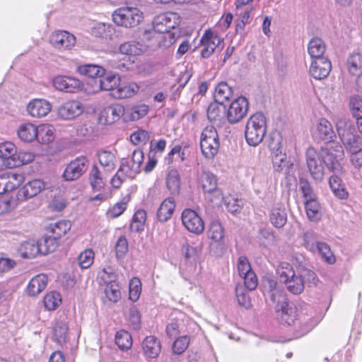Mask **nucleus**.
Listing matches in <instances>:
<instances>
[{"instance_id": "e2e57ef3", "label": "nucleus", "mask_w": 362, "mask_h": 362, "mask_svg": "<svg viewBox=\"0 0 362 362\" xmlns=\"http://www.w3.org/2000/svg\"><path fill=\"white\" fill-rule=\"evenodd\" d=\"M61 296L57 292H50L44 298L45 307L49 310H55L61 303Z\"/></svg>"}, {"instance_id": "3c124183", "label": "nucleus", "mask_w": 362, "mask_h": 362, "mask_svg": "<svg viewBox=\"0 0 362 362\" xmlns=\"http://www.w3.org/2000/svg\"><path fill=\"white\" fill-rule=\"evenodd\" d=\"M19 200L8 195L0 196V214H4L14 209L19 204Z\"/></svg>"}, {"instance_id": "9d476101", "label": "nucleus", "mask_w": 362, "mask_h": 362, "mask_svg": "<svg viewBox=\"0 0 362 362\" xmlns=\"http://www.w3.org/2000/svg\"><path fill=\"white\" fill-rule=\"evenodd\" d=\"M89 161L86 156H78L72 160L65 168L62 177L66 181H74L87 170Z\"/></svg>"}, {"instance_id": "4be33fe9", "label": "nucleus", "mask_w": 362, "mask_h": 362, "mask_svg": "<svg viewBox=\"0 0 362 362\" xmlns=\"http://www.w3.org/2000/svg\"><path fill=\"white\" fill-rule=\"evenodd\" d=\"M332 69L330 61L327 57H320L313 59L310 66V73L315 79H322L326 78Z\"/></svg>"}, {"instance_id": "393cba45", "label": "nucleus", "mask_w": 362, "mask_h": 362, "mask_svg": "<svg viewBox=\"0 0 362 362\" xmlns=\"http://www.w3.org/2000/svg\"><path fill=\"white\" fill-rule=\"evenodd\" d=\"M175 209V202L174 198L168 197L165 199L157 210V219L163 223L168 221L172 217Z\"/></svg>"}, {"instance_id": "2eb2a0df", "label": "nucleus", "mask_w": 362, "mask_h": 362, "mask_svg": "<svg viewBox=\"0 0 362 362\" xmlns=\"http://www.w3.org/2000/svg\"><path fill=\"white\" fill-rule=\"evenodd\" d=\"M53 86L59 90L66 93H76L82 89V82L71 76H57L52 79Z\"/></svg>"}, {"instance_id": "dca6fc26", "label": "nucleus", "mask_w": 362, "mask_h": 362, "mask_svg": "<svg viewBox=\"0 0 362 362\" xmlns=\"http://www.w3.org/2000/svg\"><path fill=\"white\" fill-rule=\"evenodd\" d=\"M179 23L178 16L175 13H165L156 16L153 21V28L158 32H170Z\"/></svg>"}, {"instance_id": "a211bd4d", "label": "nucleus", "mask_w": 362, "mask_h": 362, "mask_svg": "<svg viewBox=\"0 0 362 362\" xmlns=\"http://www.w3.org/2000/svg\"><path fill=\"white\" fill-rule=\"evenodd\" d=\"M312 134L313 138L318 141H329L335 136L332 124L325 118L317 120L313 127Z\"/></svg>"}, {"instance_id": "f3484780", "label": "nucleus", "mask_w": 362, "mask_h": 362, "mask_svg": "<svg viewBox=\"0 0 362 362\" xmlns=\"http://www.w3.org/2000/svg\"><path fill=\"white\" fill-rule=\"evenodd\" d=\"M49 42L59 50L71 49L76 44V37L67 31L57 30L52 33Z\"/></svg>"}, {"instance_id": "6e6552de", "label": "nucleus", "mask_w": 362, "mask_h": 362, "mask_svg": "<svg viewBox=\"0 0 362 362\" xmlns=\"http://www.w3.org/2000/svg\"><path fill=\"white\" fill-rule=\"evenodd\" d=\"M200 147L206 158H212L218 153L219 139L216 129L213 126H207L202 131Z\"/></svg>"}, {"instance_id": "4c0bfd02", "label": "nucleus", "mask_w": 362, "mask_h": 362, "mask_svg": "<svg viewBox=\"0 0 362 362\" xmlns=\"http://www.w3.org/2000/svg\"><path fill=\"white\" fill-rule=\"evenodd\" d=\"M119 52L126 55H140L146 52V47L140 42H127L119 47Z\"/></svg>"}, {"instance_id": "cd10ccee", "label": "nucleus", "mask_w": 362, "mask_h": 362, "mask_svg": "<svg viewBox=\"0 0 362 362\" xmlns=\"http://www.w3.org/2000/svg\"><path fill=\"white\" fill-rule=\"evenodd\" d=\"M141 42L143 47H146V52L156 50L158 46V32L153 29L144 30L141 37Z\"/></svg>"}, {"instance_id": "ea45409f", "label": "nucleus", "mask_w": 362, "mask_h": 362, "mask_svg": "<svg viewBox=\"0 0 362 362\" xmlns=\"http://www.w3.org/2000/svg\"><path fill=\"white\" fill-rule=\"evenodd\" d=\"M271 179L264 173H257L252 178V185L255 192L259 194L266 192L269 187Z\"/></svg>"}, {"instance_id": "7ed1b4c3", "label": "nucleus", "mask_w": 362, "mask_h": 362, "mask_svg": "<svg viewBox=\"0 0 362 362\" xmlns=\"http://www.w3.org/2000/svg\"><path fill=\"white\" fill-rule=\"evenodd\" d=\"M336 128L347 152H356L362 148V139L356 133L354 124L349 118L339 117L336 121Z\"/></svg>"}, {"instance_id": "0eeeda50", "label": "nucleus", "mask_w": 362, "mask_h": 362, "mask_svg": "<svg viewBox=\"0 0 362 362\" xmlns=\"http://www.w3.org/2000/svg\"><path fill=\"white\" fill-rule=\"evenodd\" d=\"M305 163L311 177L316 182H321L325 177V164L318 151L313 147H309L305 152Z\"/></svg>"}, {"instance_id": "7c9ffc66", "label": "nucleus", "mask_w": 362, "mask_h": 362, "mask_svg": "<svg viewBox=\"0 0 362 362\" xmlns=\"http://www.w3.org/2000/svg\"><path fill=\"white\" fill-rule=\"evenodd\" d=\"M305 209L307 217L311 221H318L322 217L321 206L316 198L306 199Z\"/></svg>"}, {"instance_id": "c756f323", "label": "nucleus", "mask_w": 362, "mask_h": 362, "mask_svg": "<svg viewBox=\"0 0 362 362\" xmlns=\"http://www.w3.org/2000/svg\"><path fill=\"white\" fill-rule=\"evenodd\" d=\"M346 68L351 76H361L362 54L359 52L351 54L346 60Z\"/></svg>"}, {"instance_id": "20e7f679", "label": "nucleus", "mask_w": 362, "mask_h": 362, "mask_svg": "<svg viewBox=\"0 0 362 362\" xmlns=\"http://www.w3.org/2000/svg\"><path fill=\"white\" fill-rule=\"evenodd\" d=\"M324 163L332 173L341 174L343 167L341 161L344 156L342 146L339 142L329 141L322 146L318 151Z\"/></svg>"}, {"instance_id": "f257e3e1", "label": "nucleus", "mask_w": 362, "mask_h": 362, "mask_svg": "<svg viewBox=\"0 0 362 362\" xmlns=\"http://www.w3.org/2000/svg\"><path fill=\"white\" fill-rule=\"evenodd\" d=\"M263 284L270 300L276 303L275 309L281 323L293 325L296 338L305 335L313 329L315 326L314 320L303 313L297 315L296 309L288 305L281 286L274 279L265 278Z\"/></svg>"}, {"instance_id": "bb28decb", "label": "nucleus", "mask_w": 362, "mask_h": 362, "mask_svg": "<svg viewBox=\"0 0 362 362\" xmlns=\"http://www.w3.org/2000/svg\"><path fill=\"white\" fill-rule=\"evenodd\" d=\"M47 277L43 274L36 275L29 281L27 286L28 294L30 296H36L47 286Z\"/></svg>"}, {"instance_id": "6ab92c4d", "label": "nucleus", "mask_w": 362, "mask_h": 362, "mask_svg": "<svg viewBox=\"0 0 362 362\" xmlns=\"http://www.w3.org/2000/svg\"><path fill=\"white\" fill-rule=\"evenodd\" d=\"M83 111L82 103L78 100H72L66 101L59 105L57 115L63 119L69 120L81 115Z\"/></svg>"}, {"instance_id": "b1692460", "label": "nucleus", "mask_w": 362, "mask_h": 362, "mask_svg": "<svg viewBox=\"0 0 362 362\" xmlns=\"http://www.w3.org/2000/svg\"><path fill=\"white\" fill-rule=\"evenodd\" d=\"M142 348L146 356L156 358L161 351L160 341L154 336H148L143 341Z\"/></svg>"}, {"instance_id": "052dcab7", "label": "nucleus", "mask_w": 362, "mask_h": 362, "mask_svg": "<svg viewBox=\"0 0 362 362\" xmlns=\"http://www.w3.org/2000/svg\"><path fill=\"white\" fill-rule=\"evenodd\" d=\"M40 245L39 242L28 241L25 243L22 246L23 250V256L25 258L35 257L39 253H41Z\"/></svg>"}, {"instance_id": "bf43d9fd", "label": "nucleus", "mask_w": 362, "mask_h": 362, "mask_svg": "<svg viewBox=\"0 0 362 362\" xmlns=\"http://www.w3.org/2000/svg\"><path fill=\"white\" fill-rule=\"evenodd\" d=\"M95 254L91 249L81 252L78 257V265L82 269L89 268L93 263Z\"/></svg>"}, {"instance_id": "79ce46f5", "label": "nucleus", "mask_w": 362, "mask_h": 362, "mask_svg": "<svg viewBox=\"0 0 362 362\" xmlns=\"http://www.w3.org/2000/svg\"><path fill=\"white\" fill-rule=\"evenodd\" d=\"M200 182L204 192L211 194L217 187L216 176L210 172L202 171L200 177Z\"/></svg>"}, {"instance_id": "f03ea898", "label": "nucleus", "mask_w": 362, "mask_h": 362, "mask_svg": "<svg viewBox=\"0 0 362 362\" xmlns=\"http://www.w3.org/2000/svg\"><path fill=\"white\" fill-rule=\"evenodd\" d=\"M277 274L279 281L294 295L300 294L304 291L305 283L316 284L317 281V275L314 272L303 269L296 273L292 265L288 262H281L279 264Z\"/></svg>"}, {"instance_id": "c85d7f7f", "label": "nucleus", "mask_w": 362, "mask_h": 362, "mask_svg": "<svg viewBox=\"0 0 362 362\" xmlns=\"http://www.w3.org/2000/svg\"><path fill=\"white\" fill-rule=\"evenodd\" d=\"M269 218L272 225L276 228L283 227L287 221V214L285 208L280 204L274 206Z\"/></svg>"}, {"instance_id": "423d86ee", "label": "nucleus", "mask_w": 362, "mask_h": 362, "mask_svg": "<svg viewBox=\"0 0 362 362\" xmlns=\"http://www.w3.org/2000/svg\"><path fill=\"white\" fill-rule=\"evenodd\" d=\"M112 18L116 25L126 28H133L143 21L144 16L137 7L122 6L112 13Z\"/></svg>"}, {"instance_id": "473e14b6", "label": "nucleus", "mask_w": 362, "mask_h": 362, "mask_svg": "<svg viewBox=\"0 0 362 362\" xmlns=\"http://www.w3.org/2000/svg\"><path fill=\"white\" fill-rule=\"evenodd\" d=\"M77 71L81 74L88 77V78H97L103 77L105 74V70L98 65L88 64L78 66Z\"/></svg>"}, {"instance_id": "864d4df0", "label": "nucleus", "mask_w": 362, "mask_h": 362, "mask_svg": "<svg viewBox=\"0 0 362 362\" xmlns=\"http://www.w3.org/2000/svg\"><path fill=\"white\" fill-rule=\"evenodd\" d=\"M146 219V214L144 210L136 211L134 214L132 221L130 225L131 230L135 232L143 230Z\"/></svg>"}, {"instance_id": "aec40b11", "label": "nucleus", "mask_w": 362, "mask_h": 362, "mask_svg": "<svg viewBox=\"0 0 362 362\" xmlns=\"http://www.w3.org/2000/svg\"><path fill=\"white\" fill-rule=\"evenodd\" d=\"M52 107V105L48 100L35 98L28 103L26 110L32 117L41 118L47 116L51 112Z\"/></svg>"}, {"instance_id": "a878e982", "label": "nucleus", "mask_w": 362, "mask_h": 362, "mask_svg": "<svg viewBox=\"0 0 362 362\" xmlns=\"http://www.w3.org/2000/svg\"><path fill=\"white\" fill-rule=\"evenodd\" d=\"M149 107L145 104H139L125 108L124 120L125 122L136 121L144 117L148 112Z\"/></svg>"}, {"instance_id": "9b49d317", "label": "nucleus", "mask_w": 362, "mask_h": 362, "mask_svg": "<svg viewBox=\"0 0 362 362\" xmlns=\"http://www.w3.org/2000/svg\"><path fill=\"white\" fill-rule=\"evenodd\" d=\"M249 103L245 97H238L229 105L226 117L230 124H235L242 120L247 115Z\"/></svg>"}, {"instance_id": "5701e85b", "label": "nucleus", "mask_w": 362, "mask_h": 362, "mask_svg": "<svg viewBox=\"0 0 362 362\" xmlns=\"http://www.w3.org/2000/svg\"><path fill=\"white\" fill-rule=\"evenodd\" d=\"M139 90V86L137 83H119L117 88L112 92V95L117 99H123L131 98L136 94Z\"/></svg>"}, {"instance_id": "a19ab883", "label": "nucleus", "mask_w": 362, "mask_h": 362, "mask_svg": "<svg viewBox=\"0 0 362 362\" xmlns=\"http://www.w3.org/2000/svg\"><path fill=\"white\" fill-rule=\"evenodd\" d=\"M53 340L59 345L64 344L68 338V327L65 322H57L53 329Z\"/></svg>"}, {"instance_id": "37998d69", "label": "nucleus", "mask_w": 362, "mask_h": 362, "mask_svg": "<svg viewBox=\"0 0 362 362\" xmlns=\"http://www.w3.org/2000/svg\"><path fill=\"white\" fill-rule=\"evenodd\" d=\"M4 185V192H11L21 185L23 182V176L17 173H8L6 176H2Z\"/></svg>"}, {"instance_id": "338daca9", "label": "nucleus", "mask_w": 362, "mask_h": 362, "mask_svg": "<svg viewBox=\"0 0 362 362\" xmlns=\"http://www.w3.org/2000/svg\"><path fill=\"white\" fill-rule=\"evenodd\" d=\"M236 298L238 304L245 308H249L251 305L250 298L245 288L240 285H238L235 288Z\"/></svg>"}, {"instance_id": "1a4fd4ad", "label": "nucleus", "mask_w": 362, "mask_h": 362, "mask_svg": "<svg viewBox=\"0 0 362 362\" xmlns=\"http://www.w3.org/2000/svg\"><path fill=\"white\" fill-rule=\"evenodd\" d=\"M223 39L210 29L205 30L200 40L201 56L204 59L210 57L216 49L222 46Z\"/></svg>"}, {"instance_id": "f8f14e48", "label": "nucleus", "mask_w": 362, "mask_h": 362, "mask_svg": "<svg viewBox=\"0 0 362 362\" xmlns=\"http://www.w3.org/2000/svg\"><path fill=\"white\" fill-rule=\"evenodd\" d=\"M182 223L185 228L194 234H201L204 230L202 218L194 210L186 209L181 216Z\"/></svg>"}, {"instance_id": "0e129e2a", "label": "nucleus", "mask_w": 362, "mask_h": 362, "mask_svg": "<svg viewBox=\"0 0 362 362\" xmlns=\"http://www.w3.org/2000/svg\"><path fill=\"white\" fill-rule=\"evenodd\" d=\"M105 293L108 300L112 303L117 302L121 297L119 284L116 282L106 285Z\"/></svg>"}, {"instance_id": "69168bd1", "label": "nucleus", "mask_w": 362, "mask_h": 362, "mask_svg": "<svg viewBox=\"0 0 362 362\" xmlns=\"http://www.w3.org/2000/svg\"><path fill=\"white\" fill-rule=\"evenodd\" d=\"M176 41L175 36L170 32H158V48L167 49Z\"/></svg>"}, {"instance_id": "09e8293b", "label": "nucleus", "mask_w": 362, "mask_h": 362, "mask_svg": "<svg viewBox=\"0 0 362 362\" xmlns=\"http://www.w3.org/2000/svg\"><path fill=\"white\" fill-rule=\"evenodd\" d=\"M115 343L122 350H127L132 345L130 334L125 330H119L115 334Z\"/></svg>"}, {"instance_id": "8fccbe9b", "label": "nucleus", "mask_w": 362, "mask_h": 362, "mask_svg": "<svg viewBox=\"0 0 362 362\" xmlns=\"http://www.w3.org/2000/svg\"><path fill=\"white\" fill-rule=\"evenodd\" d=\"M97 279L100 284H103L107 285L112 283H116L117 275L112 267H107L103 268L98 272Z\"/></svg>"}, {"instance_id": "ddd939ff", "label": "nucleus", "mask_w": 362, "mask_h": 362, "mask_svg": "<svg viewBox=\"0 0 362 362\" xmlns=\"http://www.w3.org/2000/svg\"><path fill=\"white\" fill-rule=\"evenodd\" d=\"M46 183L41 179H33L18 189L16 197L19 202L26 201L39 194L45 189Z\"/></svg>"}, {"instance_id": "6e6d98bb", "label": "nucleus", "mask_w": 362, "mask_h": 362, "mask_svg": "<svg viewBox=\"0 0 362 362\" xmlns=\"http://www.w3.org/2000/svg\"><path fill=\"white\" fill-rule=\"evenodd\" d=\"M57 240L58 239L55 238L53 235L52 237H45L43 239L39 240V245H40V247H42L41 253L45 255L54 252L58 246Z\"/></svg>"}, {"instance_id": "774afa93", "label": "nucleus", "mask_w": 362, "mask_h": 362, "mask_svg": "<svg viewBox=\"0 0 362 362\" xmlns=\"http://www.w3.org/2000/svg\"><path fill=\"white\" fill-rule=\"evenodd\" d=\"M221 104V103L216 101L209 105L207 109V117L210 121L216 122L221 119L223 113Z\"/></svg>"}, {"instance_id": "f704fd0d", "label": "nucleus", "mask_w": 362, "mask_h": 362, "mask_svg": "<svg viewBox=\"0 0 362 362\" xmlns=\"http://www.w3.org/2000/svg\"><path fill=\"white\" fill-rule=\"evenodd\" d=\"M37 137L36 139L42 144H49L55 138L54 127L49 124H42L37 127Z\"/></svg>"}, {"instance_id": "72a5a7b5", "label": "nucleus", "mask_w": 362, "mask_h": 362, "mask_svg": "<svg viewBox=\"0 0 362 362\" xmlns=\"http://www.w3.org/2000/svg\"><path fill=\"white\" fill-rule=\"evenodd\" d=\"M18 136L21 140L31 142L37 137V127L32 123H24L18 129Z\"/></svg>"}, {"instance_id": "a18cd8bd", "label": "nucleus", "mask_w": 362, "mask_h": 362, "mask_svg": "<svg viewBox=\"0 0 362 362\" xmlns=\"http://www.w3.org/2000/svg\"><path fill=\"white\" fill-rule=\"evenodd\" d=\"M17 148L15 144L11 141L0 143V157L5 161L8 159L16 160Z\"/></svg>"}, {"instance_id": "13d9d810", "label": "nucleus", "mask_w": 362, "mask_h": 362, "mask_svg": "<svg viewBox=\"0 0 362 362\" xmlns=\"http://www.w3.org/2000/svg\"><path fill=\"white\" fill-rule=\"evenodd\" d=\"M112 27L110 24L97 23L92 29V35L97 37L107 38L112 34Z\"/></svg>"}, {"instance_id": "2f4dec72", "label": "nucleus", "mask_w": 362, "mask_h": 362, "mask_svg": "<svg viewBox=\"0 0 362 362\" xmlns=\"http://www.w3.org/2000/svg\"><path fill=\"white\" fill-rule=\"evenodd\" d=\"M71 223L67 220H61L53 223H50L47 227V230L55 237L59 239L64 236L71 229Z\"/></svg>"}, {"instance_id": "de8ad7c7", "label": "nucleus", "mask_w": 362, "mask_h": 362, "mask_svg": "<svg viewBox=\"0 0 362 362\" xmlns=\"http://www.w3.org/2000/svg\"><path fill=\"white\" fill-rule=\"evenodd\" d=\"M166 185L172 194L179 192L180 186V175L177 170H170L166 177Z\"/></svg>"}, {"instance_id": "603ef678", "label": "nucleus", "mask_w": 362, "mask_h": 362, "mask_svg": "<svg viewBox=\"0 0 362 362\" xmlns=\"http://www.w3.org/2000/svg\"><path fill=\"white\" fill-rule=\"evenodd\" d=\"M120 82V77L118 74H108L103 78L101 77L103 90H114L117 88Z\"/></svg>"}, {"instance_id": "49530a36", "label": "nucleus", "mask_w": 362, "mask_h": 362, "mask_svg": "<svg viewBox=\"0 0 362 362\" xmlns=\"http://www.w3.org/2000/svg\"><path fill=\"white\" fill-rule=\"evenodd\" d=\"M90 184L93 190H100L105 186V181L97 166L92 167L89 174Z\"/></svg>"}, {"instance_id": "4d7b16f0", "label": "nucleus", "mask_w": 362, "mask_h": 362, "mask_svg": "<svg viewBox=\"0 0 362 362\" xmlns=\"http://www.w3.org/2000/svg\"><path fill=\"white\" fill-rule=\"evenodd\" d=\"M349 109L352 116L357 120L362 118V98L353 95L349 99Z\"/></svg>"}, {"instance_id": "4468645a", "label": "nucleus", "mask_w": 362, "mask_h": 362, "mask_svg": "<svg viewBox=\"0 0 362 362\" xmlns=\"http://www.w3.org/2000/svg\"><path fill=\"white\" fill-rule=\"evenodd\" d=\"M138 174L129 158H124L121 160L117 172L111 179V185L115 188H119L125 179H134Z\"/></svg>"}, {"instance_id": "5fc2aeb1", "label": "nucleus", "mask_w": 362, "mask_h": 362, "mask_svg": "<svg viewBox=\"0 0 362 362\" xmlns=\"http://www.w3.org/2000/svg\"><path fill=\"white\" fill-rule=\"evenodd\" d=\"M317 252L322 258L329 264L335 262V257L332 253L330 247L324 242L317 243L315 252Z\"/></svg>"}, {"instance_id": "39448f33", "label": "nucleus", "mask_w": 362, "mask_h": 362, "mask_svg": "<svg viewBox=\"0 0 362 362\" xmlns=\"http://www.w3.org/2000/svg\"><path fill=\"white\" fill-rule=\"evenodd\" d=\"M267 132V119L262 112L252 115L247 122L245 137L247 143L252 146L259 145Z\"/></svg>"}, {"instance_id": "680f3d73", "label": "nucleus", "mask_w": 362, "mask_h": 362, "mask_svg": "<svg viewBox=\"0 0 362 362\" xmlns=\"http://www.w3.org/2000/svg\"><path fill=\"white\" fill-rule=\"evenodd\" d=\"M208 233L209 237L217 243L221 241L224 237L223 228L218 221L211 222Z\"/></svg>"}, {"instance_id": "c03bdc74", "label": "nucleus", "mask_w": 362, "mask_h": 362, "mask_svg": "<svg viewBox=\"0 0 362 362\" xmlns=\"http://www.w3.org/2000/svg\"><path fill=\"white\" fill-rule=\"evenodd\" d=\"M232 94L231 87L226 82H221L215 89L214 98L217 103H223L232 96Z\"/></svg>"}, {"instance_id": "58836bf2", "label": "nucleus", "mask_w": 362, "mask_h": 362, "mask_svg": "<svg viewBox=\"0 0 362 362\" xmlns=\"http://www.w3.org/2000/svg\"><path fill=\"white\" fill-rule=\"evenodd\" d=\"M98 158L100 164L106 171H111L116 166V156L110 151L103 150L98 153Z\"/></svg>"}, {"instance_id": "e433bc0d", "label": "nucleus", "mask_w": 362, "mask_h": 362, "mask_svg": "<svg viewBox=\"0 0 362 362\" xmlns=\"http://www.w3.org/2000/svg\"><path fill=\"white\" fill-rule=\"evenodd\" d=\"M329 180V187L336 197L341 199L348 197V192L344 187L341 179L339 177L340 174L333 173Z\"/></svg>"}, {"instance_id": "c9c22d12", "label": "nucleus", "mask_w": 362, "mask_h": 362, "mask_svg": "<svg viewBox=\"0 0 362 362\" xmlns=\"http://www.w3.org/2000/svg\"><path fill=\"white\" fill-rule=\"evenodd\" d=\"M325 50V44L320 38L314 37L308 43V52L312 59L325 57L324 56Z\"/></svg>"}, {"instance_id": "412c9836", "label": "nucleus", "mask_w": 362, "mask_h": 362, "mask_svg": "<svg viewBox=\"0 0 362 362\" xmlns=\"http://www.w3.org/2000/svg\"><path fill=\"white\" fill-rule=\"evenodd\" d=\"M125 107L119 104H115L105 107L100 112L99 120L101 124H110L124 118Z\"/></svg>"}]
</instances>
